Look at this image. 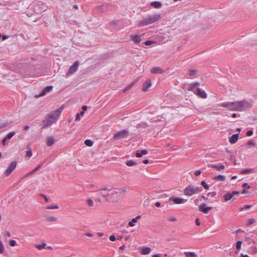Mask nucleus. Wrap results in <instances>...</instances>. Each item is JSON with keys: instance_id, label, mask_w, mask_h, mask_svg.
Masks as SVG:
<instances>
[{"instance_id": "f257e3e1", "label": "nucleus", "mask_w": 257, "mask_h": 257, "mask_svg": "<svg viewBox=\"0 0 257 257\" xmlns=\"http://www.w3.org/2000/svg\"><path fill=\"white\" fill-rule=\"evenodd\" d=\"M221 106L226 107L228 110L231 111H245L251 108L252 105L249 102L243 100L238 101L224 102Z\"/></svg>"}, {"instance_id": "f03ea898", "label": "nucleus", "mask_w": 257, "mask_h": 257, "mask_svg": "<svg viewBox=\"0 0 257 257\" xmlns=\"http://www.w3.org/2000/svg\"><path fill=\"white\" fill-rule=\"evenodd\" d=\"M199 85L200 83L196 82L191 84H186L185 87H186L188 91H193L194 93L197 95L198 96L202 98H206L207 96V95L205 91L198 88Z\"/></svg>"}, {"instance_id": "7ed1b4c3", "label": "nucleus", "mask_w": 257, "mask_h": 257, "mask_svg": "<svg viewBox=\"0 0 257 257\" xmlns=\"http://www.w3.org/2000/svg\"><path fill=\"white\" fill-rule=\"evenodd\" d=\"M160 18L161 15L160 14L149 15L141 21L138 25L139 27L147 26L158 21Z\"/></svg>"}, {"instance_id": "20e7f679", "label": "nucleus", "mask_w": 257, "mask_h": 257, "mask_svg": "<svg viewBox=\"0 0 257 257\" xmlns=\"http://www.w3.org/2000/svg\"><path fill=\"white\" fill-rule=\"evenodd\" d=\"M202 190L201 187H194L192 185L187 186L184 190V194L186 196H191L200 192Z\"/></svg>"}, {"instance_id": "39448f33", "label": "nucleus", "mask_w": 257, "mask_h": 257, "mask_svg": "<svg viewBox=\"0 0 257 257\" xmlns=\"http://www.w3.org/2000/svg\"><path fill=\"white\" fill-rule=\"evenodd\" d=\"M63 109V106L59 107L54 111H53L49 113V114L47 115V117L51 120L53 122L55 123L60 116Z\"/></svg>"}, {"instance_id": "423d86ee", "label": "nucleus", "mask_w": 257, "mask_h": 257, "mask_svg": "<svg viewBox=\"0 0 257 257\" xmlns=\"http://www.w3.org/2000/svg\"><path fill=\"white\" fill-rule=\"evenodd\" d=\"M128 132L126 130H123L116 133L114 135L112 139L113 140H118L121 139H124L126 138L128 136Z\"/></svg>"}, {"instance_id": "0eeeda50", "label": "nucleus", "mask_w": 257, "mask_h": 257, "mask_svg": "<svg viewBox=\"0 0 257 257\" xmlns=\"http://www.w3.org/2000/svg\"><path fill=\"white\" fill-rule=\"evenodd\" d=\"M96 9L101 13H104L111 10V6L108 4H103L100 6H97Z\"/></svg>"}, {"instance_id": "6e6552de", "label": "nucleus", "mask_w": 257, "mask_h": 257, "mask_svg": "<svg viewBox=\"0 0 257 257\" xmlns=\"http://www.w3.org/2000/svg\"><path fill=\"white\" fill-rule=\"evenodd\" d=\"M79 63L78 61H75L73 64L70 67L69 69L67 72L66 75L68 76L74 73L78 69Z\"/></svg>"}, {"instance_id": "1a4fd4ad", "label": "nucleus", "mask_w": 257, "mask_h": 257, "mask_svg": "<svg viewBox=\"0 0 257 257\" xmlns=\"http://www.w3.org/2000/svg\"><path fill=\"white\" fill-rule=\"evenodd\" d=\"M17 162L13 161L11 162L8 168L6 170L5 174L6 176L10 175L12 171L15 170L17 167Z\"/></svg>"}, {"instance_id": "9d476101", "label": "nucleus", "mask_w": 257, "mask_h": 257, "mask_svg": "<svg viewBox=\"0 0 257 257\" xmlns=\"http://www.w3.org/2000/svg\"><path fill=\"white\" fill-rule=\"evenodd\" d=\"M53 123H54L47 116L42 121L41 124L42 129L51 126Z\"/></svg>"}, {"instance_id": "9b49d317", "label": "nucleus", "mask_w": 257, "mask_h": 257, "mask_svg": "<svg viewBox=\"0 0 257 257\" xmlns=\"http://www.w3.org/2000/svg\"><path fill=\"white\" fill-rule=\"evenodd\" d=\"M170 201H173L175 204H183L187 200L184 199L182 198H179L178 197H172L169 199Z\"/></svg>"}, {"instance_id": "f8f14e48", "label": "nucleus", "mask_w": 257, "mask_h": 257, "mask_svg": "<svg viewBox=\"0 0 257 257\" xmlns=\"http://www.w3.org/2000/svg\"><path fill=\"white\" fill-rule=\"evenodd\" d=\"M53 87L52 86H47L44 88V89L41 92V93L39 95H35V97L38 98L39 97L43 96L45 95L46 93L50 92Z\"/></svg>"}, {"instance_id": "ddd939ff", "label": "nucleus", "mask_w": 257, "mask_h": 257, "mask_svg": "<svg viewBox=\"0 0 257 257\" xmlns=\"http://www.w3.org/2000/svg\"><path fill=\"white\" fill-rule=\"evenodd\" d=\"M212 209V207H207L206 206V205L205 203L202 204L199 207V211L205 214L208 213V212Z\"/></svg>"}, {"instance_id": "4468645a", "label": "nucleus", "mask_w": 257, "mask_h": 257, "mask_svg": "<svg viewBox=\"0 0 257 257\" xmlns=\"http://www.w3.org/2000/svg\"><path fill=\"white\" fill-rule=\"evenodd\" d=\"M152 83L150 79H147L143 84L142 90L143 91H146L148 88L151 86Z\"/></svg>"}, {"instance_id": "2eb2a0df", "label": "nucleus", "mask_w": 257, "mask_h": 257, "mask_svg": "<svg viewBox=\"0 0 257 257\" xmlns=\"http://www.w3.org/2000/svg\"><path fill=\"white\" fill-rule=\"evenodd\" d=\"M131 39L132 41H134L135 44H139L141 41L142 39L141 38V36L139 35H131Z\"/></svg>"}, {"instance_id": "dca6fc26", "label": "nucleus", "mask_w": 257, "mask_h": 257, "mask_svg": "<svg viewBox=\"0 0 257 257\" xmlns=\"http://www.w3.org/2000/svg\"><path fill=\"white\" fill-rule=\"evenodd\" d=\"M165 72L164 70L159 67H155L151 69V72L152 74L159 73L162 74Z\"/></svg>"}, {"instance_id": "f3484780", "label": "nucleus", "mask_w": 257, "mask_h": 257, "mask_svg": "<svg viewBox=\"0 0 257 257\" xmlns=\"http://www.w3.org/2000/svg\"><path fill=\"white\" fill-rule=\"evenodd\" d=\"M208 167L215 168L217 171H220L221 170H224L225 168V166L223 164H220L219 165H215V164H210L208 165Z\"/></svg>"}, {"instance_id": "a211bd4d", "label": "nucleus", "mask_w": 257, "mask_h": 257, "mask_svg": "<svg viewBox=\"0 0 257 257\" xmlns=\"http://www.w3.org/2000/svg\"><path fill=\"white\" fill-rule=\"evenodd\" d=\"M239 134H235L231 136V137L229 138V141L232 144H235L238 139Z\"/></svg>"}, {"instance_id": "6ab92c4d", "label": "nucleus", "mask_w": 257, "mask_h": 257, "mask_svg": "<svg viewBox=\"0 0 257 257\" xmlns=\"http://www.w3.org/2000/svg\"><path fill=\"white\" fill-rule=\"evenodd\" d=\"M46 141L47 145L48 147L52 146L55 142L54 138L51 136L48 137L46 139Z\"/></svg>"}, {"instance_id": "aec40b11", "label": "nucleus", "mask_w": 257, "mask_h": 257, "mask_svg": "<svg viewBox=\"0 0 257 257\" xmlns=\"http://www.w3.org/2000/svg\"><path fill=\"white\" fill-rule=\"evenodd\" d=\"M151 6L156 9H159L162 7V4L160 2L154 1L151 3Z\"/></svg>"}, {"instance_id": "412c9836", "label": "nucleus", "mask_w": 257, "mask_h": 257, "mask_svg": "<svg viewBox=\"0 0 257 257\" xmlns=\"http://www.w3.org/2000/svg\"><path fill=\"white\" fill-rule=\"evenodd\" d=\"M151 251V249L150 247H144L142 248V251H141V253L143 255H146V254L150 253Z\"/></svg>"}, {"instance_id": "4be33fe9", "label": "nucleus", "mask_w": 257, "mask_h": 257, "mask_svg": "<svg viewBox=\"0 0 257 257\" xmlns=\"http://www.w3.org/2000/svg\"><path fill=\"white\" fill-rule=\"evenodd\" d=\"M184 254L186 257H198L197 254L192 251H185Z\"/></svg>"}, {"instance_id": "5701e85b", "label": "nucleus", "mask_w": 257, "mask_h": 257, "mask_svg": "<svg viewBox=\"0 0 257 257\" xmlns=\"http://www.w3.org/2000/svg\"><path fill=\"white\" fill-rule=\"evenodd\" d=\"M223 197L226 201H228L233 197V194H231V193L228 192L227 193L225 194Z\"/></svg>"}, {"instance_id": "b1692460", "label": "nucleus", "mask_w": 257, "mask_h": 257, "mask_svg": "<svg viewBox=\"0 0 257 257\" xmlns=\"http://www.w3.org/2000/svg\"><path fill=\"white\" fill-rule=\"evenodd\" d=\"M214 180H219L220 181H224L225 180V177L222 175H219L215 176L213 177Z\"/></svg>"}, {"instance_id": "393cba45", "label": "nucleus", "mask_w": 257, "mask_h": 257, "mask_svg": "<svg viewBox=\"0 0 257 257\" xmlns=\"http://www.w3.org/2000/svg\"><path fill=\"white\" fill-rule=\"evenodd\" d=\"M253 168L245 169L241 170L240 171V173L242 174H248V173L253 172Z\"/></svg>"}, {"instance_id": "a878e982", "label": "nucleus", "mask_w": 257, "mask_h": 257, "mask_svg": "<svg viewBox=\"0 0 257 257\" xmlns=\"http://www.w3.org/2000/svg\"><path fill=\"white\" fill-rule=\"evenodd\" d=\"M46 246V244L45 243H43L42 244H36L35 247L39 250H41L43 248H45Z\"/></svg>"}, {"instance_id": "bb28decb", "label": "nucleus", "mask_w": 257, "mask_h": 257, "mask_svg": "<svg viewBox=\"0 0 257 257\" xmlns=\"http://www.w3.org/2000/svg\"><path fill=\"white\" fill-rule=\"evenodd\" d=\"M136 82H137V80H135L131 84L126 86L123 90V92H126L128 89H130L132 87H133V86L136 83Z\"/></svg>"}, {"instance_id": "cd10ccee", "label": "nucleus", "mask_w": 257, "mask_h": 257, "mask_svg": "<svg viewBox=\"0 0 257 257\" xmlns=\"http://www.w3.org/2000/svg\"><path fill=\"white\" fill-rule=\"evenodd\" d=\"M84 143L87 146L91 147L93 145L94 142L91 140L87 139L85 141Z\"/></svg>"}, {"instance_id": "c85d7f7f", "label": "nucleus", "mask_w": 257, "mask_h": 257, "mask_svg": "<svg viewBox=\"0 0 257 257\" xmlns=\"http://www.w3.org/2000/svg\"><path fill=\"white\" fill-rule=\"evenodd\" d=\"M125 164L128 166H133L137 164V163L133 160H128L125 162Z\"/></svg>"}, {"instance_id": "c756f323", "label": "nucleus", "mask_w": 257, "mask_h": 257, "mask_svg": "<svg viewBox=\"0 0 257 257\" xmlns=\"http://www.w3.org/2000/svg\"><path fill=\"white\" fill-rule=\"evenodd\" d=\"M43 164L39 165L35 169H34L33 171H32L29 174H27V175H32L35 173L36 172L39 170V169L42 167Z\"/></svg>"}, {"instance_id": "7c9ffc66", "label": "nucleus", "mask_w": 257, "mask_h": 257, "mask_svg": "<svg viewBox=\"0 0 257 257\" xmlns=\"http://www.w3.org/2000/svg\"><path fill=\"white\" fill-rule=\"evenodd\" d=\"M15 132H12L9 133L5 137L7 140L11 139L15 135Z\"/></svg>"}, {"instance_id": "2f4dec72", "label": "nucleus", "mask_w": 257, "mask_h": 257, "mask_svg": "<svg viewBox=\"0 0 257 257\" xmlns=\"http://www.w3.org/2000/svg\"><path fill=\"white\" fill-rule=\"evenodd\" d=\"M137 222V218H133L132 220L128 222V225L131 227L134 226L135 225V223Z\"/></svg>"}, {"instance_id": "473e14b6", "label": "nucleus", "mask_w": 257, "mask_h": 257, "mask_svg": "<svg viewBox=\"0 0 257 257\" xmlns=\"http://www.w3.org/2000/svg\"><path fill=\"white\" fill-rule=\"evenodd\" d=\"M242 244V241L240 240H238L236 243V248L238 250H240L241 248V246Z\"/></svg>"}, {"instance_id": "72a5a7b5", "label": "nucleus", "mask_w": 257, "mask_h": 257, "mask_svg": "<svg viewBox=\"0 0 257 257\" xmlns=\"http://www.w3.org/2000/svg\"><path fill=\"white\" fill-rule=\"evenodd\" d=\"M247 145L254 147L255 146V142L254 140L248 141L247 143Z\"/></svg>"}, {"instance_id": "f704fd0d", "label": "nucleus", "mask_w": 257, "mask_h": 257, "mask_svg": "<svg viewBox=\"0 0 257 257\" xmlns=\"http://www.w3.org/2000/svg\"><path fill=\"white\" fill-rule=\"evenodd\" d=\"M201 184L205 189H209V186L205 182V181H202L201 182Z\"/></svg>"}, {"instance_id": "c9c22d12", "label": "nucleus", "mask_w": 257, "mask_h": 257, "mask_svg": "<svg viewBox=\"0 0 257 257\" xmlns=\"http://www.w3.org/2000/svg\"><path fill=\"white\" fill-rule=\"evenodd\" d=\"M254 222H255V219L254 218L249 219L248 220V222H247V223L246 224V225L247 226H249L251 224L254 223Z\"/></svg>"}, {"instance_id": "e433bc0d", "label": "nucleus", "mask_w": 257, "mask_h": 257, "mask_svg": "<svg viewBox=\"0 0 257 257\" xmlns=\"http://www.w3.org/2000/svg\"><path fill=\"white\" fill-rule=\"evenodd\" d=\"M47 209H58L59 208V207L57 205H52L48 206L46 207Z\"/></svg>"}, {"instance_id": "4c0bfd02", "label": "nucleus", "mask_w": 257, "mask_h": 257, "mask_svg": "<svg viewBox=\"0 0 257 257\" xmlns=\"http://www.w3.org/2000/svg\"><path fill=\"white\" fill-rule=\"evenodd\" d=\"M47 220L49 221H56L57 220V218L54 216H50L47 218Z\"/></svg>"}, {"instance_id": "58836bf2", "label": "nucleus", "mask_w": 257, "mask_h": 257, "mask_svg": "<svg viewBox=\"0 0 257 257\" xmlns=\"http://www.w3.org/2000/svg\"><path fill=\"white\" fill-rule=\"evenodd\" d=\"M9 244L11 246H15L17 245V242L15 240L11 239L9 241Z\"/></svg>"}, {"instance_id": "ea45409f", "label": "nucleus", "mask_w": 257, "mask_h": 257, "mask_svg": "<svg viewBox=\"0 0 257 257\" xmlns=\"http://www.w3.org/2000/svg\"><path fill=\"white\" fill-rule=\"evenodd\" d=\"M4 246L1 240H0V253H3L4 252Z\"/></svg>"}, {"instance_id": "a19ab883", "label": "nucleus", "mask_w": 257, "mask_h": 257, "mask_svg": "<svg viewBox=\"0 0 257 257\" xmlns=\"http://www.w3.org/2000/svg\"><path fill=\"white\" fill-rule=\"evenodd\" d=\"M197 73V70L195 69H192L189 71V74L190 76H194Z\"/></svg>"}, {"instance_id": "79ce46f5", "label": "nucleus", "mask_w": 257, "mask_h": 257, "mask_svg": "<svg viewBox=\"0 0 257 257\" xmlns=\"http://www.w3.org/2000/svg\"><path fill=\"white\" fill-rule=\"evenodd\" d=\"M120 194V192H118V191H113L111 192V193L110 194V195L112 196V197H115L116 198H117V195L118 194Z\"/></svg>"}, {"instance_id": "37998d69", "label": "nucleus", "mask_w": 257, "mask_h": 257, "mask_svg": "<svg viewBox=\"0 0 257 257\" xmlns=\"http://www.w3.org/2000/svg\"><path fill=\"white\" fill-rule=\"evenodd\" d=\"M136 156L137 158H141L143 156L142 154H141V152L139 150H138L136 151Z\"/></svg>"}, {"instance_id": "c03bdc74", "label": "nucleus", "mask_w": 257, "mask_h": 257, "mask_svg": "<svg viewBox=\"0 0 257 257\" xmlns=\"http://www.w3.org/2000/svg\"><path fill=\"white\" fill-rule=\"evenodd\" d=\"M155 43V42L154 41L148 40L145 42V44L146 46H150V45H152L153 43Z\"/></svg>"}, {"instance_id": "a18cd8bd", "label": "nucleus", "mask_w": 257, "mask_h": 257, "mask_svg": "<svg viewBox=\"0 0 257 257\" xmlns=\"http://www.w3.org/2000/svg\"><path fill=\"white\" fill-rule=\"evenodd\" d=\"M100 191V194L105 198L107 197L109 195V194L105 193L103 192V191Z\"/></svg>"}, {"instance_id": "49530a36", "label": "nucleus", "mask_w": 257, "mask_h": 257, "mask_svg": "<svg viewBox=\"0 0 257 257\" xmlns=\"http://www.w3.org/2000/svg\"><path fill=\"white\" fill-rule=\"evenodd\" d=\"M241 187L242 188H246V189H249L250 188V186L247 183H243Z\"/></svg>"}, {"instance_id": "de8ad7c7", "label": "nucleus", "mask_w": 257, "mask_h": 257, "mask_svg": "<svg viewBox=\"0 0 257 257\" xmlns=\"http://www.w3.org/2000/svg\"><path fill=\"white\" fill-rule=\"evenodd\" d=\"M87 204L89 206H92L93 205V201L92 200L89 199L87 200Z\"/></svg>"}, {"instance_id": "09e8293b", "label": "nucleus", "mask_w": 257, "mask_h": 257, "mask_svg": "<svg viewBox=\"0 0 257 257\" xmlns=\"http://www.w3.org/2000/svg\"><path fill=\"white\" fill-rule=\"evenodd\" d=\"M32 152L31 150H29L27 151V153H26L27 157H31L32 156Z\"/></svg>"}, {"instance_id": "8fccbe9b", "label": "nucleus", "mask_w": 257, "mask_h": 257, "mask_svg": "<svg viewBox=\"0 0 257 257\" xmlns=\"http://www.w3.org/2000/svg\"><path fill=\"white\" fill-rule=\"evenodd\" d=\"M139 127H143L144 128H146L148 126V124L146 123H143L142 124H138Z\"/></svg>"}, {"instance_id": "3c124183", "label": "nucleus", "mask_w": 257, "mask_h": 257, "mask_svg": "<svg viewBox=\"0 0 257 257\" xmlns=\"http://www.w3.org/2000/svg\"><path fill=\"white\" fill-rule=\"evenodd\" d=\"M109 239L111 241H114L116 240V237L115 236H114V235H111L110 236H109Z\"/></svg>"}, {"instance_id": "603ef678", "label": "nucleus", "mask_w": 257, "mask_h": 257, "mask_svg": "<svg viewBox=\"0 0 257 257\" xmlns=\"http://www.w3.org/2000/svg\"><path fill=\"white\" fill-rule=\"evenodd\" d=\"M216 195V193L215 192H209L207 194V196L211 195V197H214Z\"/></svg>"}, {"instance_id": "864d4df0", "label": "nucleus", "mask_w": 257, "mask_h": 257, "mask_svg": "<svg viewBox=\"0 0 257 257\" xmlns=\"http://www.w3.org/2000/svg\"><path fill=\"white\" fill-rule=\"evenodd\" d=\"M253 134V131L252 130H249L246 132V135L247 136H251Z\"/></svg>"}, {"instance_id": "5fc2aeb1", "label": "nucleus", "mask_w": 257, "mask_h": 257, "mask_svg": "<svg viewBox=\"0 0 257 257\" xmlns=\"http://www.w3.org/2000/svg\"><path fill=\"white\" fill-rule=\"evenodd\" d=\"M99 191H111V189H108L107 187H104V188L101 189Z\"/></svg>"}, {"instance_id": "6e6d98bb", "label": "nucleus", "mask_w": 257, "mask_h": 257, "mask_svg": "<svg viewBox=\"0 0 257 257\" xmlns=\"http://www.w3.org/2000/svg\"><path fill=\"white\" fill-rule=\"evenodd\" d=\"M201 173V171L200 170H197L194 172V174L195 176H199Z\"/></svg>"}, {"instance_id": "4d7b16f0", "label": "nucleus", "mask_w": 257, "mask_h": 257, "mask_svg": "<svg viewBox=\"0 0 257 257\" xmlns=\"http://www.w3.org/2000/svg\"><path fill=\"white\" fill-rule=\"evenodd\" d=\"M168 219L170 221H175L177 220L176 218L175 217H171Z\"/></svg>"}, {"instance_id": "13d9d810", "label": "nucleus", "mask_w": 257, "mask_h": 257, "mask_svg": "<svg viewBox=\"0 0 257 257\" xmlns=\"http://www.w3.org/2000/svg\"><path fill=\"white\" fill-rule=\"evenodd\" d=\"M141 152L142 155L147 154L148 153V151L146 150H143Z\"/></svg>"}, {"instance_id": "bf43d9fd", "label": "nucleus", "mask_w": 257, "mask_h": 257, "mask_svg": "<svg viewBox=\"0 0 257 257\" xmlns=\"http://www.w3.org/2000/svg\"><path fill=\"white\" fill-rule=\"evenodd\" d=\"M195 223L197 226L200 225V222L199 221V219L198 218H197L195 220Z\"/></svg>"}, {"instance_id": "052dcab7", "label": "nucleus", "mask_w": 257, "mask_h": 257, "mask_svg": "<svg viewBox=\"0 0 257 257\" xmlns=\"http://www.w3.org/2000/svg\"><path fill=\"white\" fill-rule=\"evenodd\" d=\"M80 119V115L78 113H77L76 116V117H75V120L78 121Z\"/></svg>"}, {"instance_id": "680f3d73", "label": "nucleus", "mask_w": 257, "mask_h": 257, "mask_svg": "<svg viewBox=\"0 0 257 257\" xmlns=\"http://www.w3.org/2000/svg\"><path fill=\"white\" fill-rule=\"evenodd\" d=\"M7 139L6 138H4L3 140H2V144L4 145V146H5L6 145V141H7Z\"/></svg>"}, {"instance_id": "e2e57ef3", "label": "nucleus", "mask_w": 257, "mask_h": 257, "mask_svg": "<svg viewBox=\"0 0 257 257\" xmlns=\"http://www.w3.org/2000/svg\"><path fill=\"white\" fill-rule=\"evenodd\" d=\"M85 235L88 237H92L93 236V234L91 233L90 232H86L85 233Z\"/></svg>"}, {"instance_id": "0e129e2a", "label": "nucleus", "mask_w": 257, "mask_h": 257, "mask_svg": "<svg viewBox=\"0 0 257 257\" xmlns=\"http://www.w3.org/2000/svg\"><path fill=\"white\" fill-rule=\"evenodd\" d=\"M7 126L6 123H3L0 124V129L3 127H5Z\"/></svg>"}, {"instance_id": "69168bd1", "label": "nucleus", "mask_w": 257, "mask_h": 257, "mask_svg": "<svg viewBox=\"0 0 257 257\" xmlns=\"http://www.w3.org/2000/svg\"><path fill=\"white\" fill-rule=\"evenodd\" d=\"M8 38H9L8 36H7V35H4L2 36V39H3V41L6 40Z\"/></svg>"}, {"instance_id": "338daca9", "label": "nucleus", "mask_w": 257, "mask_h": 257, "mask_svg": "<svg viewBox=\"0 0 257 257\" xmlns=\"http://www.w3.org/2000/svg\"><path fill=\"white\" fill-rule=\"evenodd\" d=\"M251 206H251V205H245V206H244V208L245 209H248L250 208L251 207Z\"/></svg>"}, {"instance_id": "774afa93", "label": "nucleus", "mask_w": 257, "mask_h": 257, "mask_svg": "<svg viewBox=\"0 0 257 257\" xmlns=\"http://www.w3.org/2000/svg\"><path fill=\"white\" fill-rule=\"evenodd\" d=\"M82 111H85L87 109V106L86 105H83L82 107Z\"/></svg>"}]
</instances>
